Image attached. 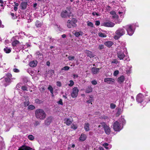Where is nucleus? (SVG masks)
I'll return each instance as SVG.
<instances>
[{"mask_svg": "<svg viewBox=\"0 0 150 150\" xmlns=\"http://www.w3.org/2000/svg\"><path fill=\"white\" fill-rule=\"evenodd\" d=\"M35 117L40 120H43L46 116V114L42 109H38L35 112Z\"/></svg>", "mask_w": 150, "mask_h": 150, "instance_id": "obj_1", "label": "nucleus"}, {"mask_svg": "<svg viewBox=\"0 0 150 150\" xmlns=\"http://www.w3.org/2000/svg\"><path fill=\"white\" fill-rule=\"evenodd\" d=\"M125 33V31L122 28H119L115 32V35L114 36V38L117 40Z\"/></svg>", "mask_w": 150, "mask_h": 150, "instance_id": "obj_2", "label": "nucleus"}, {"mask_svg": "<svg viewBox=\"0 0 150 150\" xmlns=\"http://www.w3.org/2000/svg\"><path fill=\"white\" fill-rule=\"evenodd\" d=\"M113 128L115 131H119L121 130L120 124L117 121L115 122L113 125Z\"/></svg>", "mask_w": 150, "mask_h": 150, "instance_id": "obj_3", "label": "nucleus"}, {"mask_svg": "<svg viewBox=\"0 0 150 150\" xmlns=\"http://www.w3.org/2000/svg\"><path fill=\"white\" fill-rule=\"evenodd\" d=\"M126 30L128 34L129 35H132L134 32V30L132 29V25H127L126 26Z\"/></svg>", "mask_w": 150, "mask_h": 150, "instance_id": "obj_4", "label": "nucleus"}, {"mask_svg": "<svg viewBox=\"0 0 150 150\" xmlns=\"http://www.w3.org/2000/svg\"><path fill=\"white\" fill-rule=\"evenodd\" d=\"M79 89L76 87H75L73 88V91L71 94L72 98H75L77 97L78 95Z\"/></svg>", "mask_w": 150, "mask_h": 150, "instance_id": "obj_5", "label": "nucleus"}, {"mask_svg": "<svg viewBox=\"0 0 150 150\" xmlns=\"http://www.w3.org/2000/svg\"><path fill=\"white\" fill-rule=\"evenodd\" d=\"M53 119V117L51 116L47 117L46 119L45 120V124L47 126L49 125L52 122Z\"/></svg>", "mask_w": 150, "mask_h": 150, "instance_id": "obj_6", "label": "nucleus"}, {"mask_svg": "<svg viewBox=\"0 0 150 150\" xmlns=\"http://www.w3.org/2000/svg\"><path fill=\"white\" fill-rule=\"evenodd\" d=\"M144 96L141 93H139L137 96L136 100L139 103H141L143 101V98Z\"/></svg>", "mask_w": 150, "mask_h": 150, "instance_id": "obj_7", "label": "nucleus"}, {"mask_svg": "<svg viewBox=\"0 0 150 150\" xmlns=\"http://www.w3.org/2000/svg\"><path fill=\"white\" fill-rule=\"evenodd\" d=\"M117 57L120 60L123 59L125 57L124 53L120 50L117 52Z\"/></svg>", "mask_w": 150, "mask_h": 150, "instance_id": "obj_8", "label": "nucleus"}, {"mask_svg": "<svg viewBox=\"0 0 150 150\" xmlns=\"http://www.w3.org/2000/svg\"><path fill=\"white\" fill-rule=\"evenodd\" d=\"M115 24L111 22H105L103 23V25L107 27H112L114 26Z\"/></svg>", "mask_w": 150, "mask_h": 150, "instance_id": "obj_9", "label": "nucleus"}, {"mask_svg": "<svg viewBox=\"0 0 150 150\" xmlns=\"http://www.w3.org/2000/svg\"><path fill=\"white\" fill-rule=\"evenodd\" d=\"M104 82L109 84H112L115 81L114 79L111 78H106L104 79Z\"/></svg>", "mask_w": 150, "mask_h": 150, "instance_id": "obj_10", "label": "nucleus"}, {"mask_svg": "<svg viewBox=\"0 0 150 150\" xmlns=\"http://www.w3.org/2000/svg\"><path fill=\"white\" fill-rule=\"evenodd\" d=\"M85 53L86 54V55L87 57H89L90 58L94 57L95 55L94 54L91 52L89 50H86Z\"/></svg>", "mask_w": 150, "mask_h": 150, "instance_id": "obj_11", "label": "nucleus"}, {"mask_svg": "<svg viewBox=\"0 0 150 150\" xmlns=\"http://www.w3.org/2000/svg\"><path fill=\"white\" fill-rule=\"evenodd\" d=\"M100 68L93 67L91 69V72L93 74H97L99 71Z\"/></svg>", "mask_w": 150, "mask_h": 150, "instance_id": "obj_12", "label": "nucleus"}, {"mask_svg": "<svg viewBox=\"0 0 150 150\" xmlns=\"http://www.w3.org/2000/svg\"><path fill=\"white\" fill-rule=\"evenodd\" d=\"M68 13L67 11L65 10L64 11H62L61 12V16L62 18H66L67 17V16H69L68 15Z\"/></svg>", "mask_w": 150, "mask_h": 150, "instance_id": "obj_13", "label": "nucleus"}, {"mask_svg": "<svg viewBox=\"0 0 150 150\" xmlns=\"http://www.w3.org/2000/svg\"><path fill=\"white\" fill-rule=\"evenodd\" d=\"M27 2H21L20 6L21 8L23 10L25 9L27 7Z\"/></svg>", "mask_w": 150, "mask_h": 150, "instance_id": "obj_14", "label": "nucleus"}, {"mask_svg": "<svg viewBox=\"0 0 150 150\" xmlns=\"http://www.w3.org/2000/svg\"><path fill=\"white\" fill-rule=\"evenodd\" d=\"M104 128L105 133L108 135L109 134L111 131L109 127L107 125Z\"/></svg>", "mask_w": 150, "mask_h": 150, "instance_id": "obj_15", "label": "nucleus"}, {"mask_svg": "<svg viewBox=\"0 0 150 150\" xmlns=\"http://www.w3.org/2000/svg\"><path fill=\"white\" fill-rule=\"evenodd\" d=\"M125 80V77L124 76L122 75L120 77L118 78L117 79L118 82L120 84H121Z\"/></svg>", "mask_w": 150, "mask_h": 150, "instance_id": "obj_16", "label": "nucleus"}, {"mask_svg": "<svg viewBox=\"0 0 150 150\" xmlns=\"http://www.w3.org/2000/svg\"><path fill=\"white\" fill-rule=\"evenodd\" d=\"M37 64V61H33L30 62L29 64L30 66L31 67H35L36 66Z\"/></svg>", "mask_w": 150, "mask_h": 150, "instance_id": "obj_17", "label": "nucleus"}, {"mask_svg": "<svg viewBox=\"0 0 150 150\" xmlns=\"http://www.w3.org/2000/svg\"><path fill=\"white\" fill-rule=\"evenodd\" d=\"M86 135L84 134H82L79 138V139L80 141L82 142L85 141L86 139Z\"/></svg>", "mask_w": 150, "mask_h": 150, "instance_id": "obj_18", "label": "nucleus"}, {"mask_svg": "<svg viewBox=\"0 0 150 150\" xmlns=\"http://www.w3.org/2000/svg\"><path fill=\"white\" fill-rule=\"evenodd\" d=\"M113 44V42L110 41H108L104 43V45L108 47H110Z\"/></svg>", "mask_w": 150, "mask_h": 150, "instance_id": "obj_19", "label": "nucleus"}, {"mask_svg": "<svg viewBox=\"0 0 150 150\" xmlns=\"http://www.w3.org/2000/svg\"><path fill=\"white\" fill-rule=\"evenodd\" d=\"M90 124L88 123H85L84 125V128L86 131H88L90 130Z\"/></svg>", "mask_w": 150, "mask_h": 150, "instance_id": "obj_20", "label": "nucleus"}, {"mask_svg": "<svg viewBox=\"0 0 150 150\" xmlns=\"http://www.w3.org/2000/svg\"><path fill=\"white\" fill-rule=\"evenodd\" d=\"M66 125H70L72 122V120H71L69 118H65L64 120Z\"/></svg>", "mask_w": 150, "mask_h": 150, "instance_id": "obj_21", "label": "nucleus"}, {"mask_svg": "<svg viewBox=\"0 0 150 150\" xmlns=\"http://www.w3.org/2000/svg\"><path fill=\"white\" fill-rule=\"evenodd\" d=\"M92 89L91 86H88L86 89L85 92L87 93H88L92 92Z\"/></svg>", "mask_w": 150, "mask_h": 150, "instance_id": "obj_22", "label": "nucleus"}, {"mask_svg": "<svg viewBox=\"0 0 150 150\" xmlns=\"http://www.w3.org/2000/svg\"><path fill=\"white\" fill-rule=\"evenodd\" d=\"M122 111L121 108H119L117 109V111L116 114V117H118L121 114Z\"/></svg>", "mask_w": 150, "mask_h": 150, "instance_id": "obj_23", "label": "nucleus"}, {"mask_svg": "<svg viewBox=\"0 0 150 150\" xmlns=\"http://www.w3.org/2000/svg\"><path fill=\"white\" fill-rule=\"evenodd\" d=\"M119 120L120 123H122V124L125 123V119L122 117L120 118Z\"/></svg>", "mask_w": 150, "mask_h": 150, "instance_id": "obj_24", "label": "nucleus"}, {"mask_svg": "<svg viewBox=\"0 0 150 150\" xmlns=\"http://www.w3.org/2000/svg\"><path fill=\"white\" fill-rule=\"evenodd\" d=\"M19 43V41L17 40H16L13 42H12V44L13 46H15L17 44H18Z\"/></svg>", "mask_w": 150, "mask_h": 150, "instance_id": "obj_25", "label": "nucleus"}, {"mask_svg": "<svg viewBox=\"0 0 150 150\" xmlns=\"http://www.w3.org/2000/svg\"><path fill=\"white\" fill-rule=\"evenodd\" d=\"M35 25L37 27H39L41 26V24L39 21H37L35 23Z\"/></svg>", "mask_w": 150, "mask_h": 150, "instance_id": "obj_26", "label": "nucleus"}, {"mask_svg": "<svg viewBox=\"0 0 150 150\" xmlns=\"http://www.w3.org/2000/svg\"><path fill=\"white\" fill-rule=\"evenodd\" d=\"M35 102L37 103L40 104L43 102V101L39 99H36L35 100Z\"/></svg>", "mask_w": 150, "mask_h": 150, "instance_id": "obj_27", "label": "nucleus"}, {"mask_svg": "<svg viewBox=\"0 0 150 150\" xmlns=\"http://www.w3.org/2000/svg\"><path fill=\"white\" fill-rule=\"evenodd\" d=\"M28 109L29 110H34L35 108V107L33 105H30L28 107Z\"/></svg>", "mask_w": 150, "mask_h": 150, "instance_id": "obj_28", "label": "nucleus"}, {"mask_svg": "<svg viewBox=\"0 0 150 150\" xmlns=\"http://www.w3.org/2000/svg\"><path fill=\"white\" fill-rule=\"evenodd\" d=\"M69 68H70L69 67L67 66H65V67L62 68L61 69V70H64L65 71H67L69 69Z\"/></svg>", "mask_w": 150, "mask_h": 150, "instance_id": "obj_29", "label": "nucleus"}, {"mask_svg": "<svg viewBox=\"0 0 150 150\" xmlns=\"http://www.w3.org/2000/svg\"><path fill=\"white\" fill-rule=\"evenodd\" d=\"M28 138L30 140H33L34 139L35 137L33 135H30L28 136Z\"/></svg>", "mask_w": 150, "mask_h": 150, "instance_id": "obj_30", "label": "nucleus"}, {"mask_svg": "<svg viewBox=\"0 0 150 150\" xmlns=\"http://www.w3.org/2000/svg\"><path fill=\"white\" fill-rule=\"evenodd\" d=\"M98 35L99 36L102 37H105L106 35H105L104 33H98Z\"/></svg>", "mask_w": 150, "mask_h": 150, "instance_id": "obj_31", "label": "nucleus"}, {"mask_svg": "<svg viewBox=\"0 0 150 150\" xmlns=\"http://www.w3.org/2000/svg\"><path fill=\"white\" fill-rule=\"evenodd\" d=\"M98 49L100 50H101L104 48V46L103 45H99L98 47Z\"/></svg>", "mask_w": 150, "mask_h": 150, "instance_id": "obj_32", "label": "nucleus"}, {"mask_svg": "<svg viewBox=\"0 0 150 150\" xmlns=\"http://www.w3.org/2000/svg\"><path fill=\"white\" fill-rule=\"evenodd\" d=\"M74 35L77 37H79L80 35H81L79 32H75L74 33Z\"/></svg>", "mask_w": 150, "mask_h": 150, "instance_id": "obj_33", "label": "nucleus"}, {"mask_svg": "<svg viewBox=\"0 0 150 150\" xmlns=\"http://www.w3.org/2000/svg\"><path fill=\"white\" fill-rule=\"evenodd\" d=\"M21 89L23 91H27V88L25 86H21Z\"/></svg>", "mask_w": 150, "mask_h": 150, "instance_id": "obj_34", "label": "nucleus"}, {"mask_svg": "<svg viewBox=\"0 0 150 150\" xmlns=\"http://www.w3.org/2000/svg\"><path fill=\"white\" fill-rule=\"evenodd\" d=\"M48 89L50 91V92H52L53 91V88L51 85H49L48 88Z\"/></svg>", "mask_w": 150, "mask_h": 150, "instance_id": "obj_35", "label": "nucleus"}, {"mask_svg": "<svg viewBox=\"0 0 150 150\" xmlns=\"http://www.w3.org/2000/svg\"><path fill=\"white\" fill-rule=\"evenodd\" d=\"M87 25H88L92 27H93V23L90 22L88 21Z\"/></svg>", "mask_w": 150, "mask_h": 150, "instance_id": "obj_36", "label": "nucleus"}, {"mask_svg": "<svg viewBox=\"0 0 150 150\" xmlns=\"http://www.w3.org/2000/svg\"><path fill=\"white\" fill-rule=\"evenodd\" d=\"M4 51L7 53H9V49L7 47L4 48Z\"/></svg>", "mask_w": 150, "mask_h": 150, "instance_id": "obj_37", "label": "nucleus"}, {"mask_svg": "<svg viewBox=\"0 0 150 150\" xmlns=\"http://www.w3.org/2000/svg\"><path fill=\"white\" fill-rule=\"evenodd\" d=\"M70 83L69 84V86H72L74 84V81L72 80H71L69 81Z\"/></svg>", "mask_w": 150, "mask_h": 150, "instance_id": "obj_38", "label": "nucleus"}, {"mask_svg": "<svg viewBox=\"0 0 150 150\" xmlns=\"http://www.w3.org/2000/svg\"><path fill=\"white\" fill-rule=\"evenodd\" d=\"M100 124L102 125V126L103 127V128L107 126V125L104 122H100Z\"/></svg>", "mask_w": 150, "mask_h": 150, "instance_id": "obj_39", "label": "nucleus"}, {"mask_svg": "<svg viewBox=\"0 0 150 150\" xmlns=\"http://www.w3.org/2000/svg\"><path fill=\"white\" fill-rule=\"evenodd\" d=\"M24 106L25 107H26L27 106H28L29 105V101L24 102Z\"/></svg>", "mask_w": 150, "mask_h": 150, "instance_id": "obj_40", "label": "nucleus"}, {"mask_svg": "<svg viewBox=\"0 0 150 150\" xmlns=\"http://www.w3.org/2000/svg\"><path fill=\"white\" fill-rule=\"evenodd\" d=\"M110 107L112 109H113L115 108L116 105L114 104L111 103L110 105Z\"/></svg>", "mask_w": 150, "mask_h": 150, "instance_id": "obj_41", "label": "nucleus"}, {"mask_svg": "<svg viewBox=\"0 0 150 150\" xmlns=\"http://www.w3.org/2000/svg\"><path fill=\"white\" fill-rule=\"evenodd\" d=\"M58 104H60L61 105H63V103L62 101V100L61 99H60L57 102Z\"/></svg>", "mask_w": 150, "mask_h": 150, "instance_id": "obj_42", "label": "nucleus"}, {"mask_svg": "<svg viewBox=\"0 0 150 150\" xmlns=\"http://www.w3.org/2000/svg\"><path fill=\"white\" fill-rule=\"evenodd\" d=\"M56 83H57V86H59V87H60L61 86L62 83H61L60 81H57V82Z\"/></svg>", "mask_w": 150, "mask_h": 150, "instance_id": "obj_43", "label": "nucleus"}, {"mask_svg": "<svg viewBox=\"0 0 150 150\" xmlns=\"http://www.w3.org/2000/svg\"><path fill=\"white\" fill-rule=\"evenodd\" d=\"M118 62L116 59H114L111 62V63H115L117 64Z\"/></svg>", "mask_w": 150, "mask_h": 150, "instance_id": "obj_44", "label": "nucleus"}, {"mask_svg": "<svg viewBox=\"0 0 150 150\" xmlns=\"http://www.w3.org/2000/svg\"><path fill=\"white\" fill-rule=\"evenodd\" d=\"M75 58L74 56H69L68 57V59L70 60H74Z\"/></svg>", "mask_w": 150, "mask_h": 150, "instance_id": "obj_45", "label": "nucleus"}, {"mask_svg": "<svg viewBox=\"0 0 150 150\" xmlns=\"http://www.w3.org/2000/svg\"><path fill=\"white\" fill-rule=\"evenodd\" d=\"M119 71L118 70L115 71L114 73V75L116 76L119 73Z\"/></svg>", "mask_w": 150, "mask_h": 150, "instance_id": "obj_46", "label": "nucleus"}, {"mask_svg": "<svg viewBox=\"0 0 150 150\" xmlns=\"http://www.w3.org/2000/svg\"><path fill=\"white\" fill-rule=\"evenodd\" d=\"M11 15L12 16L13 19H15L16 18V16H15L14 13H11Z\"/></svg>", "mask_w": 150, "mask_h": 150, "instance_id": "obj_47", "label": "nucleus"}, {"mask_svg": "<svg viewBox=\"0 0 150 150\" xmlns=\"http://www.w3.org/2000/svg\"><path fill=\"white\" fill-rule=\"evenodd\" d=\"M71 23L72 27H75L76 26V25L75 23L71 22Z\"/></svg>", "mask_w": 150, "mask_h": 150, "instance_id": "obj_48", "label": "nucleus"}, {"mask_svg": "<svg viewBox=\"0 0 150 150\" xmlns=\"http://www.w3.org/2000/svg\"><path fill=\"white\" fill-rule=\"evenodd\" d=\"M91 83L93 85H96L97 84V82L96 81L94 80L91 81Z\"/></svg>", "mask_w": 150, "mask_h": 150, "instance_id": "obj_49", "label": "nucleus"}, {"mask_svg": "<svg viewBox=\"0 0 150 150\" xmlns=\"http://www.w3.org/2000/svg\"><path fill=\"white\" fill-rule=\"evenodd\" d=\"M71 128H72L73 129H77V127L75 125H71Z\"/></svg>", "mask_w": 150, "mask_h": 150, "instance_id": "obj_50", "label": "nucleus"}, {"mask_svg": "<svg viewBox=\"0 0 150 150\" xmlns=\"http://www.w3.org/2000/svg\"><path fill=\"white\" fill-rule=\"evenodd\" d=\"M110 13L112 15H115L116 14L115 12L114 11H111L110 12Z\"/></svg>", "mask_w": 150, "mask_h": 150, "instance_id": "obj_51", "label": "nucleus"}, {"mask_svg": "<svg viewBox=\"0 0 150 150\" xmlns=\"http://www.w3.org/2000/svg\"><path fill=\"white\" fill-rule=\"evenodd\" d=\"M92 14L94 16H95V15L97 16H100V15H99V14L98 13H96V12H93L92 13Z\"/></svg>", "mask_w": 150, "mask_h": 150, "instance_id": "obj_52", "label": "nucleus"}, {"mask_svg": "<svg viewBox=\"0 0 150 150\" xmlns=\"http://www.w3.org/2000/svg\"><path fill=\"white\" fill-rule=\"evenodd\" d=\"M100 23L99 21H96L95 25H96L98 26L100 25Z\"/></svg>", "mask_w": 150, "mask_h": 150, "instance_id": "obj_53", "label": "nucleus"}, {"mask_svg": "<svg viewBox=\"0 0 150 150\" xmlns=\"http://www.w3.org/2000/svg\"><path fill=\"white\" fill-rule=\"evenodd\" d=\"M112 17L113 18H118V16L117 15H116V14H115V15H113Z\"/></svg>", "mask_w": 150, "mask_h": 150, "instance_id": "obj_54", "label": "nucleus"}, {"mask_svg": "<svg viewBox=\"0 0 150 150\" xmlns=\"http://www.w3.org/2000/svg\"><path fill=\"white\" fill-rule=\"evenodd\" d=\"M5 81L6 82L8 83L9 81V77L6 78H5Z\"/></svg>", "mask_w": 150, "mask_h": 150, "instance_id": "obj_55", "label": "nucleus"}, {"mask_svg": "<svg viewBox=\"0 0 150 150\" xmlns=\"http://www.w3.org/2000/svg\"><path fill=\"white\" fill-rule=\"evenodd\" d=\"M92 100L91 99H90L89 100H87L86 102L88 103H91V104H92Z\"/></svg>", "mask_w": 150, "mask_h": 150, "instance_id": "obj_56", "label": "nucleus"}, {"mask_svg": "<svg viewBox=\"0 0 150 150\" xmlns=\"http://www.w3.org/2000/svg\"><path fill=\"white\" fill-rule=\"evenodd\" d=\"M13 71L15 72H16V73H18V72H19V70L18 69H13Z\"/></svg>", "mask_w": 150, "mask_h": 150, "instance_id": "obj_57", "label": "nucleus"}, {"mask_svg": "<svg viewBox=\"0 0 150 150\" xmlns=\"http://www.w3.org/2000/svg\"><path fill=\"white\" fill-rule=\"evenodd\" d=\"M49 72L50 73L51 75H52L54 73V71L53 70H51Z\"/></svg>", "mask_w": 150, "mask_h": 150, "instance_id": "obj_58", "label": "nucleus"}, {"mask_svg": "<svg viewBox=\"0 0 150 150\" xmlns=\"http://www.w3.org/2000/svg\"><path fill=\"white\" fill-rule=\"evenodd\" d=\"M67 26L68 28H71L72 27L71 23H69V24H67Z\"/></svg>", "mask_w": 150, "mask_h": 150, "instance_id": "obj_59", "label": "nucleus"}, {"mask_svg": "<svg viewBox=\"0 0 150 150\" xmlns=\"http://www.w3.org/2000/svg\"><path fill=\"white\" fill-rule=\"evenodd\" d=\"M77 21L74 18L73 19H72L71 20V22L75 23H76Z\"/></svg>", "mask_w": 150, "mask_h": 150, "instance_id": "obj_60", "label": "nucleus"}, {"mask_svg": "<svg viewBox=\"0 0 150 150\" xmlns=\"http://www.w3.org/2000/svg\"><path fill=\"white\" fill-rule=\"evenodd\" d=\"M23 81L24 82H27L28 81V80L27 78H24L23 79Z\"/></svg>", "mask_w": 150, "mask_h": 150, "instance_id": "obj_61", "label": "nucleus"}, {"mask_svg": "<svg viewBox=\"0 0 150 150\" xmlns=\"http://www.w3.org/2000/svg\"><path fill=\"white\" fill-rule=\"evenodd\" d=\"M21 83H18V84L16 86V87L17 88H20L21 87Z\"/></svg>", "mask_w": 150, "mask_h": 150, "instance_id": "obj_62", "label": "nucleus"}, {"mask_svg": "<svg viewBox=\"0 0 150 150\" xmlns=\"http://www.w3.org/2000/svg\"><path fill=\"white\" fill-rule=\"evenodd\" d=\"M108 144L106 143H105L104 144H103V146H104V147L107 146H108Z\"/></svg>", "mask_w": 150, "mask_h": 150, "instance_id": "obj_63", "label": "nucleus"}, {"mask_svg": "<svg viewBox=\"0 0 150 150\" xmlns=\"http://www.w3.org/2000/svg\"><path fill=\"white\" fill-rule=\"evenodd\" d=\"M47 65L48 66L50 65V63L49 61H47L46 62Z\"/></svg>", "mask_w": 150, "mask_h": 150, "instance_id": "obj_64", "label": "nucleus"}]
</instances>
